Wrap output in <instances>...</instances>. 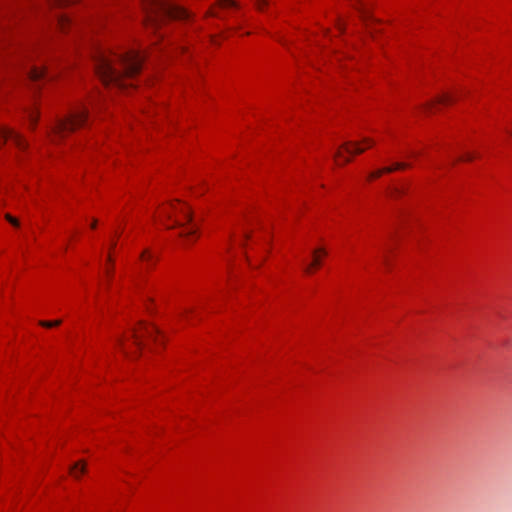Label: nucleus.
Instances as JSON below:
<instances>
[{
  "label": "nucleus",
  "instance_id": "nucleus-1",
  "mask_svg": "<svg viewBox=\"0 0 512 512\" xmlns=\"http://www.w3.org/2000/svg\"><path fill=\"white\" fill-rule=\"evenodd\" d=\"M95 70L105 86L127 90L136 86L142 68V56L134 49L100 46L94 54Z\"/></svg>",
  "mask_w": 512,
  "mask_h": 512
},
{
  "label": "nucleus",
  "instance_id": "nucleus-2",
  "mask_svg": "<svg viewBox=\"0 0 512 512\" xmlns=\"http://www.w3.org/2000/svg\"><path fill=\"white\" fill-rule=\"evenodd\" d=\"M154 220L166 229L175 230L185 246L199 239V226L186 202L175 199L161 204L154 214Z\"/></svg>",
  "mask_w": 512,
  "mask_h": 512
},
{
  "label": "nucleus",
  "instance_id": "nucleus-3",
  "mask_svg": "<svg viewBox=\"0 0 512 512\" xmlns=\"http://www.w3.org/2000/svg\"><path fill=\"white\" fill-rule=\"evenodd\" d=\"M166 343V336L154 325L140 322L132 330L114 338V345L129 357L160 351Z\"/></svg>",
  "mask_w": 512,
  "mask_h": 512
},
{
  "label": "nucleus",
  "instance_id": "nucleus-4",
  "mask_svg": "<svg viewBox=\"0 0 512 512\" xmlns=\"http://www.w3.org/2000/svg\"><path fill=\"white\" fill-rule=\"evenodd\" d=\"M231 245L245 250L247 262L251 268L260 267L267 259L270 251L269 238L262 239L254 226L242 224L232 236Z\"/></svg>",
  "mask_w": 512,
  "mask_h": 512
},
{
  "label": "nucleus",
  "instance_id": "nucleus-5",
  "mask_svg": "<svg viewBox=\"0 0 512 512\" xmlns=\"http://www.w3.org/2000/svg\"><path fill=\"white\" fill-rule=\"evenodd\" d=\"M142 9L145 24L155 28L168 19L188 20L191 17L190 12L172 0H142Z\"/></svg>",
  "mask_w": 512,
  "mask_h": 512
},
{
  "label": "nucleus",
  "instance_id": "nucleus-6",
  "mask_svg": "<svg viewBox=\"0 0 512 512\" xmlns=\"http://www.w3.org/2000/svg\"><path fill=\"white\" fill-rule=\"evenodd\" d=\"M88 113V107L85 104L75 105L69 115L65 119L59 120L52 128L49 134L50 140L56 143L67 134L83 127L88 119Z\"/></svg>",
  "mask_w": 512,
  "mask_h": 512
},
{
  "label": "nucleus",
  "instance_id": "nucleus-7",
  "mask_svg": "<svg viewBox=\"0 0 512 512\" xmlns=\"http://www.w3.org/2000/svg\"><path fill=\"white\" fill-rule=\"evenodd\" d=\"M374 145L375 140L368 136H363L361 139L355 141H347L338 148L334 156V161L336 165L344 166L348 164L354 156L365 152Z\"/></svg>",
  "mask_w": 512,
  "mask_h": 512
},
{
  "label": "nucleus",
  "instance_id": "nucleus-8",
  "mask_svg": "<svg viewBox=\"0 0 512 512\" xmlns=\"http://www.w3.org/2000/svg\"><path fill=\"white\" fill-rule=\"evenodd\" d=\"M240 14V6L235 0H218L207 12V16L215 17L221 20H229L236 18ZM229 30L239 32L241 30L240 23H232L228 25Z\"/></svg>",
  "mask_w": 512,
  "mask_h": 512
},
{
  "label": "nucleus",
  "instance_id": "nucleus-9",
  "mask_svg": "<svg viewBox=\"0 0 512 512\" xmlns=\"http://www.w3.org/2000/svg\"><path fill=\"white\" fill-rule=\"evenodd\" d=\"M328 252L325 247L319 246L313 249L308 262L305 264L304 272L307 275L315 274L322 266Z\"/></svg>",
  "mask_w": 512,
  "mask_h": 512
},
{
  "label": "nucleus",
  "instance_id": "nucleus-10",
  "mask_svg": "<svg viewBox=\"0 0 512 512\" xmlns=\"http://www.w3.org/2000/svg\"><path fill=\"white\" fill-rule=\"evenodd\" d=\"M7 140H10L20 151H25L28 147V142L21 134L7 128H2L0 130V148Z\"/></svg>",
  "mask_w": 512,
  "mask_h": 512
},
{
  "label": "nucleus",
  "instance_id": "nucleus-11",
  "mask_svg": "<svg viewBox=\"0 0 512 512\" xmlns=\"http://www.w3.org/2000/svg\"><path fill=\"white\" fill-rule=\"evenodd\" d=\"M332 40V33L324 27H316L306 35V41L311 45L325 47Z\"/></svg>",
  "mask_w": 512,
  "mask_h": 512
},
{
  "label": "nucleus",
  "instance_id": "nucleus-12",
  "mask_svg": "<svg viewBox=\"0 0 512 512\" xmlns=\"http://www.w3.org/2000/svg\"><path fill=\"white\" fill-rule=\"evenodd\" d=\"M116 247V240H113L110 244L106 262L102 268L103 277L109 281L114 275L115 261L113 258V251Z\"/></svg>",
  "mask_w": 512,
  "mask_h": 512
},
{
  "label": "nucleus",
  "instance_id": "nucleus-13",
  "mask_svg": "<svg viewBox=\"0 0 512 512\" xmlns=\"http://www.w3.org/2000/svg\"><path fill=\"white\" fill-rule=\"evenodd\" d=\"M407 167V164L405 163H396L392 166H387V167H384V168H380V169H377V170H374L372 172H370L367 177H366V180L368 182H372V181H375L376 179L380 178L382 175L386 174V173H391L393 171H396V170H401V169H405Z\"/></svg>",
  "mask_w": 512,
  "mask_h": 512
},
{
  "label": "nucleus",
  "instance_id": "nucleus-14",
  "mask_svg": "<svg viewBox=\"0 0 512 512\" xmlns=\"http://www.w3.org/2000/svg\"><path fill=\"white\" fill-rule=\"evenodd\" d=\"M140 262L145 269H151L157 262V256L150 249H144L140 254Z\"/></svg>",
  "mask_w": 512,
  "mask_h": 512
},
{
  "label": "nucleus",
  "instance_id": "nucleus-15",
  "mask_svg": "<svg viewBox=\"0 0 512 512\" xmlns=\"http://www.w3.org/2000/svg\"><path fill=\"white\" fill-rule=\"evenodd\" d=\"M87 471V464L84 460L76 461L69 469V474L72 478L78 480Z\"/></svg>",
  "mask_w": 512,
  "mask_h": 512
},
{
  "label": "nucleus",
  "instance_id": "nucleus-16",
  "mask_svg": "<svg viewBox=\"0 0 512 512\" xmlns=\"http://www.w3.org/2000/svg\"><path fill=\"white\" fill-rule=\"evenodd\" d=\"M454 102H455L454 96H452L448 92H443L442 94L437 96V98L435 100V104H440V105H444V106L451 105Z\"/></svg>",
  "mask_w": 512,
  "mask_h": 512
},
{
  "label": "nucleus",
  "instance_id": "nucleus-17",
  "mask_svg": "<svg viewBox=\"0 0 512 512\" xmlns=\"http://www.w3.org/2000/svg\"><path fill=\"white\" fill-rule=\"evenodd\" d=\"M47 74L45 67H33L30 71V78L34 81L44 78Z\"/></svg>",
  "mask_w": 512,
  "mask_h": 512
},
{
  "label": "nucleus",
  "instance_id": "nucleus-18",
  "mask_svg": "<svg viewBox=\"0 0 512 512\" xmlns=\"http://www.w3.org/2000/svg\"><path fill=\"white\" fill-rule=\"evenodd\" d=\"M29 126H30V129L31 130H34L37 123H38V120H39V117H40V112L38 109H35V110H32L30 113H29Z\"/></svg>",
  "mask_w": 512,
  "mask_h": 512
},
{
  "label": "nucleus",
  "instance_id": "nucleus-19",
  "mask_svg": "<svg viewBox=\"0 0 512 512\" xmlns=\"http://www.w3.org/2000/svg\"><path fill=\"white\" fill-rule=\"evenodd\" d=\"M71 20L66 16H61L58 21L59 28L61 31L65 32L66 29L70 26Z\"/></svg>",
  "mask_w": 512,
  "mask_h": 512
},
{
  "label": "nucleus",
  "instance_id": "nucleus-20",
  "mask_svg": "<svg viewBox=\"0 0 512 512\" xmlns=\"http://www.w3.org/2000/svg\"><path fill=\"white\" fill-rule=\"evenodd\" d=\"M39 324L44 328H54L61 324V320H42Z\"/></svg>",
  "mask_w": 512,
  "mask_h": 512
},
{
  "label": "nucleus",
  "instance_id": "nucleus-21",
  "mask_svg": "<svg viewBox=\"0 0 512 512\" xmlns=\"http://www.w3.org/2000/svg\"><path fill=\"white\" fill-rule=\"evenodd\" d=\"M269 0H256L257 6L259 10H263L264 7L268 4Z\"/></svg>",
  "mask_w": 512,
  "mask_h": 512
},
{
  "label": "nucleus",
  "instance_id": "nucleus-22",
  "mask_svg": "<svg viewBox=\"0 0 512 512\" xmlns=\"http://www.w3.org/2000/svg\"><path fill=\"white\" fill-rule=\"evenodd\" d=\"M76 0H59L60 5H69L75 3Z\"/></svg>",
  "mask_w": 512,
  "mask_h": 512
},
{
  "label": "nucleus",
  "instance_id": "nucleus-23",
  "mask_svg": "<svg viewBox=\"0 0 512 512\" xmlns=\"http://www.w3.org/2000/svg\"><path fill=\"white\" fill-rule=\"evenodd\" d=\"M7 219L9 220L10 223H12L13 225L17 226L18 225V221L13 218L12 216L10 215H7Z\"/></svg>",
  "mask_w": 512,
  "mask_h": 512
},
{
  "label": "nucleus",
  "instance_id": "nucleus-24",
  "mask_svg": "<svg viewBox=\"0 0 512 512\" xmlns=\"http://www.w3.org/2000/svg\"><path fill=\"white\" fill-rule=\"evenodd\" d=\"M97 223H98L97 219H93L90 224L91 229H96Z\"/></svg>",
  "mask_w": 512,
  "mask_h": 512
},
{
  "label": "nucleus",
  "instance_id": "nucleus-25",
  "mask_svg": "<svg viewBox=\"0 0 512 512\" xmlns=\"http://www.w3.org/2000/svg\"><path fill=\"white\" fill-rule=\"evenodd\" d=\"M336 30H337V32H338V33H342V31H343V26H342V24H341L340 22L337 24V26H336Z\"/></svg>",
  "mask_w": 512,
  "mask_h": 512
},
{
  "label": "nucleus",
  "instance_id": "nucleus-26",
  "mask_svg": "<svg viewBox=\"0 0 512 512\" xmlns=\"http://www.w3.org/2000/svg\"><path fill=\"white\" fill-rule=\"evenodd\" d=\"M218 37H219V36H217V35H213V36H211V42H212L213 44H217V43H218Z\"/></svg>",
  "mask_w": 512,
  "mask_h": 512
},
{
  "label": "nucleus",
  "instance_id": "nucleus-27",
  "mask_svg": "<svg viewBox=\"0 0 512 512\" xmlns=\"http://www.w3.org/2000/svg\"><path fill=\"white\" fill-rule=\"evenodd\" d=\"M360 9H361V14H362L363 18L366 20L368 18L366 11H364V8L363 9L360 8Z\"/></svg>",
  "mask_w": 512,
  "mask_h": 512
},
{
  "label": "nucleus",
  "instance_id": "nucleus-28",
  "mask_svg": "<svg viewBox=\"0 0 512 512\" xmlns=\"http://www.w3.org/2000/svg\"><path fill=\"white\" fill-rule=\"evenodd\" d=\"M227 34H228V32H227V31H224V35H223V37H228V35H227Z\"/></svg>",
  "mask_w": 512,
  "mask_h": 512
}]
</instances>
